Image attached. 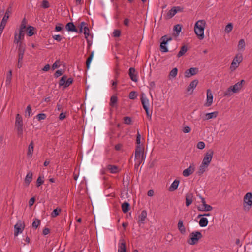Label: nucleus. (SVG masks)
<instances>
[{
	"mask_svg": "<svg viewBox=\"0 0 252 252\" xmlns=\"http://www.w3.org/2000/svg\"><path fill=\"white\" fill-rule=\"evenodd\" d=\"M60 61L59 60H57L52 65V69H55L56 68H58L60 66Z\"/></svg>",
	"mask_w": 252,
	"mask_h": 252,
	"instance_id": "obj_52",
	"label": "nucleus"
},
{
	"mask_svg": "<svg viewBox=\"0 0 252 252\" xmlns=\"http://www.w3.org/2000/svg\"><path fill=\"white\" fill-rule=\"evenodd\" d=\"M194 171V169L190 166L184 170L183 172V175L185 177H188L191 175Z\"/></svg>",
	"mask_w": 252,
	"mask_h": 252,
	"instance_id": "obj_27",
	"label": "nucleus"
},
{
	"mask_svg": "<svg viewBox=\"0 0 252 252\" xmlns=\"http://www.w3.org/2000/svg\"><path fill=\"white\" fill-rule=\"evenodd\" d=\"M42 7L44 8H47L49 7V4L47 0H43L42 2Z\"/></svg>",
	"mask_w": 252,
	"mask_h": 252,
	"instance_id": "obj_58",
	"label": "nucleus"
},
{
	"mask_svg": "<svg viewBox=\"0 0 252 252\" xmlns=\"http://www.w3.org/2000/svg\"><path fill=\"white\" fill-rule=\"evenodd\" d=\"M197 147L199 149H203L205 148V143L203 142H199L197 144Z\"/></svg>",
	"mask_w": 252,
	"mask_h": 252,
	"instance_id": "obj_56",
	"label": "nucleus"
},
{
	"mask_svg": "<svg viewBox=\"0 0 252 252\" xmlns=\"http://www.w3.org/2000/svg\"><path fill=\"white\" fill-rule=\"evenodd\" d=\"M73 79L72 78H69L67 79V77L65 75L62 77L59 81V86H63L64 88H66L69 86L73 83Z\"/></svg>",
	"mask_w": 252,
	"mask_h": 252,
	"instance_id": "obj_9",
	"label": "nucleus"
},
{
	"mask_svg": "<svg viewBox=\"0 0 252 252\" xmlns=\"http://www.w3.org/2000/svg\"><path fill=\"white\" fill-rule=\"evenodd\" d=\"M147 217V212L145 210H143L140 215L139 216V222L141 223H144L145 219Z\"/></svg>",
	"mask_w": 252,
	"mask_h": 252,
	"instance_id": "obj_29",
	"label": "nucleus"
},
{
	"mask_svg": "<svg viewBox=\"0 0 252 252\" xmlns=\"http://www.w3.org/2000/svg\"><path fill=\"white\" fill-rule=\"evenodd\" d=\"M199 72V69L197 67H191L187 69L184 73L185 77L189 78L192 76L197 74Z\"/></svg>",
	"mask_w": 252,
	"mask_h": 252,
	"instance_id": "obj_11",
	"label": "nucleus"
},
{
	"mask_svg": "<svg viewBox=\"0 0 252 252\" xmlns=\"http://www.w3.org/2000/svg\"><path fill=\"white\" fill-rule=\"evenodd\" d=\"M182 30V26L180 24H177L174 26V30L176 32V33L178 35L181 32Z\"/></svg>",
	"mask_w": 252,
	"mask_h": 252,
	"instance_id": "obj_44",
	"label": "nucleus"
},
{
	"mask_svg": "<svg viewBox=\"0 0 252 252\" xmlns=\"http://www.w3.org/2000/svg\"><path fill=\"white\" fill-rule=\"evenodd\" d=\"M37 118L38 121H40L41 120H44L46 118V115L44 113H40L38 114L37 116Z\"/></svg>",
	"mask_w": 252,
	"mask_h": 252,
	"instance_id": "obj_49",
	"label": "nucleus"
},
{
	"mask_svg": "<svg viewBox=\"0 0 252 252\" xmlns=\"http://www.w3.org/2000/svg\"><path fill=\"white\" fill-rule=\"evenodd\" d=\"M252 205V193L251 192L247 193L244 197V208L247 207L249 209Z\"/></svg>",
	"mask_w": 252,
	"mask_h": 252,
	"instance_id": "obj_7",
	"label": "nucleus"
},
{
	"mask_svg": "<svg viewBox=\"0 0 252 252\" xmlns=\"http://www.w3.org/2000/svg\"><path fill=\"white\" fill-rule=\"evenodd\" d=\"M213 154V151L211 149L208 150L206 153V168L208 167L210 164L212 160Z\"/></svg>",
	"mask_w": 252,
	"mask_h": 252,
	"instance_id": "obj_15",
	"label": "nucleus"
},
{
	"mask_svg": "<svg viewBox=\"0 0 252 252\" xmlns=\"http://www.w3.org/2000/svg\"><path fill=\"white\" fill-rule=\"evenodd\" d=\"M26 24L27 21L25 18H24L22 21L19 30L24 31L26 27Z\"/></svg>",
	"mask_w": 252,
	"mask_h": 252,
	"instance_id": "obj_42",
	"label": "nucleus"
},
{
	"mask_svg": "<svg viewBox=\"0 0 252 252\" xmlns=\"http://www.w3.org/2000/svg\"><path fill=\"white\" fill-rule=\"evenodd\" d=\"M201 216H202V217L205 216V214L199 215L198 217H200ZM205 217L201 218L200 219V221H199V225H200V226H201V227H205Z\"/></svg>",
	"mask_w": 252,
	"mask_h": 252,
	"instance_id": "obj_43",
	"label": "nucleus"
},
{
	"mask_svg": "<svg viewBox=\"0 0 252 252\" xmlns=\"http://www.w3.org/2000/svg\"><path fill=\"white\" fill-rule=\"evenodd\" d=\"M63 29V25L62 24L58 23L55 27V30L57 32H60Z\"/></svg>",
	"mask_w": 252,
	"mask_h": 252,
	"instance_id": "obj_54",
	"label": "nucleus"
},
{
	"mask_svg": "<svg viewBox=\"0 0 252 252\" xmlns=\"http://www.w3.org/2000/svg\"><path fill=\"white\" fill-rule=\"evenodd\" d=\"M32 173L31 172H29L26 175L25 178V183L27 186H29L30 183L32 182Z\"/></svg>",
	"mask_w": 252,
	"mask_h": 252,
	"instance_id": "obj_30",
	"label": "nucleus"
},
{
	"mask_svg": "<svg viewBox=\"0 0 252 252\" xmlns=\"http://www.w3.org/2000/svg\"><path fill=\"white\" fill-rule=\"evenodd\" d=\"M243 60V56L241 53L237 54L234 58L233 59L231 64V68H233V69H235L237 67H238L239 63Z\"/></svg>",
	"mask_w": 252,
	"mask_h": 252,
	"instance_id": "obj_8",
	"label": "nucleus"
},
{
	"mask_svg": "<svg viewBox=\"0 0 252 252\" xmlns=\"http://www.w3.org/2000/svg\"><path fill=\"white\" fill-rule=\"evenodd\" d=\"M233 29V25L232 23H229L227 24L225 28V31L226 32H229Z\"/></svg>",
	"mask_w": 252,
	"mask_h": 252,
	"instance_id": "obj_48",
	"label": "nucleus"
},
{
	"mask_svg": "<svg viewBox=\"0 0 252 252\" xmlns=\"http://www.w3.org/2000/svg\"><path fill=\"white\" fill-rule=\"evenodd\" d=\"M34 149V143L33 141H32L30 144L29 145L28 151H27V156L28 157H32L33 154Z\"/></svg>",
	"mask_w": 252,
	"mask_h": 252,
	"instance_id": "obj_25",
	"label": "nucleus"
},
{
	"mask_svg": "<svg viewBox=\"0 0 252 252\" xmlns=\"http://www.w3.org/2000/svg\"><path fill=\"white\" fill-rule=\"evenodd\" d=\"M213 95L210 89L207 90V101L206 106H210L213 103Z\"/></svg>",
	"mask_w": 252,
	"mask_h": 252,
	"instance_id": "obj_14",
	"label": "nucleus"
},
{
	"mask_svg": "<svg viewBox=\"0 0 252 252\" xmlns=\"http://www.w3.org/2000/svg\"><path fill=\"white\" fill-rule=\"evenodd\" d=\"M113 36L118 37L121 35V31L119 30H115L113 32Z\"/></svg>",
	"mask_w": 252,
	"mask_h": 252,
	"instance_id": "obj_51",
	"label": "nucleus"
},
{
	"mask_svg": "<svg viewBox=\"0 0 252 252\" xmlns=\"http://www.w3.org/2000/svg\"><path fill=\"white\" fill-rule=\"evenodd\" d=\"M35 28L32 26H29L27 28V35L29 36H32L34 34V31Z\"/></svg>",
	"mask_w": 252,
	"mask_h": 252,
	"instance_id": "obj_35",
	"label": "nucleus"
},
{
	"mask_svg": "<svg viewBox=\"0 0 252 252\" xmlns=\"http://www.w3.org/2000/svg\"><path fill=\"white\" fill-rule=\"evenodd\" d=\"M65 29L69 32H78V30L72 22L68 23L65 26Z\"/></svg>",
	"mask_w": 252,
	"mask_h": 252,
	"instance_id": "obj_20",
	"label": "nucleus"
},
{
	"mask_svg": "<svg viewBox=\"0 0 252 252\" xmlns=\"http://www.w3.org/2000/svg\"><path fill=\"white\" fill-rule=\"evenodd\" d=\"M178 72V69L177 68H174L169 73V75L173 78L176 76Z\"/></svg>",
	"mask_w": 252,
	"mask_h": 252,
	"instance_id": "obj_45",
	"label": "nucleus"
},
{
	"mask_svg": "<svg viewBox=\"0 0 252 252\" xmlns=\"http://www.w3.org/2000/svg\"><path fill=\"white\" fill-rule=\"evenodd\" d=\"M32 108H31V107L30 105H29L26 109V111H25V113H26V115L27 114V113H28V116L30 117V115L32 113Z\"/></svg>",
	"mask_w": 252,
	"mask_h": 252,
	"instance_id": "obj_55",
	"label": "nucleus"
},
{
	"mask_svg": "<svg viewBox=\"0 0 252 252\" xmlns=\"http://www.w3.org/2000/svg\"><path fill=\"white\" fill-rule=\"evenodd\" d=\"M244 82V80H242L241 81L237 82L234 85L231 86L233 89V92L236 93L239 92L242 87L243 83Z\"/></svg>",
	"mask_w": 252,
	"mask_h": 252,
	"instance_id": "obj_21",
	"label": "nucleus"
},
{
	"mask_svg": "<svg viewBox=\"0 0 252 252\" xmlns=\"http://www.w3.org/2000/svg\"><path fill=\"white\" fill-rule=\"evenodd\" d=\"M61 211V209L60 208H56L54 209L53 212L51 213V217L53 218H55L58 216L60 214V213Z\"/></svg>",
	"mask_w": 252,
	"mask_h": 252,
	"instance_id": "obj_41",
	"label": "nucleus"
},
{
	"mask_svg": "<svg viewBox=\"0 0 252 252\" xmlns=\"http://www.w3.org/2000/svg\"><path fill=\"white\" fill-rule=\"evenodd\" d=\"M198 81L196 79H195L191 81L189 85L188 86L187 89V91L188 92H190V94L192 93L193 90L195 88L197 85L198 84Z\"/></svg>",
	"mask_w": 252,
	"mask_h": 252,
	"instance_id": "obj_17",
	"label": "nucleus"
},
{
	"mask_svg": "<svg viewBox=\"0 0 252 252\" xmlns=\"http://www.w3.org/2000/svg\"><path fill=\"white\" fill-rule=\"evenodd\" d=\"M188 51V47L186 45H183L181 47L180 51L177 54V57L180 58L183 56Z\"/></svg>",
	"mask_w": 252,
	"mask_h": 252,
	"instance_id": "obj_32",
	"label": "nucleus"
},
{
	"mask_svg": "<svg viewBox=\"0 0 252 252\" xmlns=\"http://www.w3.org/2000/svg\"><path fill=\"white\" fill-rule=\"evenodd\" d=\"M191 129L189 126H185L183 129V131L185 133H189Z\"/></svg>",
	"mask_w": 252,
	"mask_h": 252,
	"instance_id": "obj_63",
	"label": "nucleus"
},
{
	"mask_svg": "<svg viewBox=\"0 0 252 252\" xmlns=\"http://www.w3.org/2000/svg\"><path fill=\"white\" fill-rule=\"evenodd\" d=\"M40 224V220L39 219H36L35 220L32 222V226L33 228L36 229Z\"/></svg>",
	"mask_w": 252,
	"mask_h": 252,
	"instance_id": "obj_46",
	"label": "nucleus"
},
{
	"mask_svg": "<svg viewBox=\"0 0 252 252\" xmlns=\"http://www.w3.org/2000/svg\"><path fill=\"white\" fill-rule=\"evenodd\" d=\"M137 97V94L135 91H131L129 93V98L130 99H135Z\"/></svg>",
	"mask_w": 252,
	"mask_h": 252,
	"instance_id": "obj_47",
	"label": "nucleus"
},
{
	"mask_svg": "<svg viewBox=\"0 0 252 252\" xmlns=\"http://www.w3.org/2000/svg\"><path fill=\"white\" fill-rule=\"evenodd\" d=\"M179 181L178 180H175L172 183L171 185L169 188V190L170 191H173L175 190L179 185Z\"/></svg>",
	"mask_w": 252,
	"mask_h": 252,
	"instance_id": "obj_28",
	"label": "nucleus"
},
{
	"mask_svg": "<svg viewBox=\"0 0 252 252\" xmlns=\"http://www.w3.org/2000/svg\"><path fill=\"white\" fill-rule=\"evenodd\" d=\"M118 252H126V243L124 239H120L119 245Z\"/></svg>",
	"mask_w": 252,
	"mask_h": 252,
	"instance_id": "obj_19",
	"label": "nucleus"
},
{
	"mask_svg": "<svg viewBox=\"0 0 252 252\" xmlns=\"http://www.w3.org/2000/svg\"><path fill=\"white\" fill-rule=\"evenodd\" d=\"M141 101L142 106L144 108L149 107V101L148 99L146 97L145 94L142 93L141 94Z\"/></svg>",
	"mask_w": 252,
	"mask_h": 252,
	"instance_id": "obj_16",
	"label": "nucleus"
},
{
	"mask_svg": "<svg viewBox=\"0 0 252 252\" xmlns=\"http://www.w3.org/2000/svg\"><path fill=\"white\" fill-rule=\"evenodd\" d=\"M193 195L191 193L188 192L186 195V205L187 206H189L192 203Z\"/></svg>",
	"mask_w": 252,
	"mask_h": 252,
	"instance_id": "obj_23",
	"label": "nucleus"
},
{
	"mask_svg": "<svg viewBox=\"0 0 252 252\" xmlns=\"http://www.w3.org/2000/svg\"><path fill=\"white\" fill-rule=\"evenodd\" d=\"M245 47V42L243 39H241L239 40L238 48L239 50H243Z\"/></svg>",
	"mask_w": 252,
	"mask_h": 252,
	"instance_id": "obj_40",
	"label": "nucleus"
},
{
	"mask_svg": "<svg viewBox=\"0 0 252 252\" xmlns=\"http://www.w3.org/2000/svg\"><path fill=\"white\" fill-rule=\"evenodd\" d=\"M14 42L15 43H16V44H18V46L19 45V43L21 42H20V39L17 37V33H15V34Z\"/></svg>",
	"mask_w": 252,
	"mask_h": 252,
	"instance_id": "obj_62",
	"label": "nucleus"
},
{
	"mask_svg": "<svg viewBox=\"0 0 252 252\" xmlns=\"http://www.w3.org/2000/svg\"><path fill=\"white\" fill-rule=\"evenodd\" d=\"M233 93H234L233 92V89L231 86L229 87L226 91L224 93V96H229L231 95Z\"/></svg>",
	"mask_w": 252,
	"mask_h": 252,
	"instance_id": "obj_38",
	"label": "nucleus"
},
{
	"mask_svg": "<svg viewBox=\"0 0 252 252\" xmlns=\"http://www.w3.org/2000/svg\"><path fill=\"white\" fill-rule=\"evenodd\" d=\"M15 127L17 130V136L22 138L23 134L24 124L22 117L19 114H17L16 116Z\"/></svg>",
	"mask_w": 252,
	"mask_h": 252,
	"instance_id": "obj_3",
	"label": "nucleus"
},
{
	"mask_svg": "<svg viewBox=\"0 0 252 252\" xmlns=\"http://www.w3.org/2000/svg\"><path fill=\"white\" fill-rule=\"evenodd\" d=\"M118 101V98L115 95H113L110 98V105L111 107H114L115 105L117 104Z\"/></svg>",
	"mask_w": 252,
	"mask_h": 252,
	"instance_id": "obj_37",
	"label": "nucleus"
},
{
	"mask_svg": "<svg viewBox=\"0 0 252 252\" xmlns=\"http://www.w3.org/2000/svg\"><path fill=\"white\" fill-rule=\"evenodd\" d=\"M202 237L203 235L200 232L193 231L189 234L187 242L189 245H194L197 244Z\"/></svg>",
	"mask_w": 252,
	"mask_h": 252,
	"instance_id": "obj_4",
	"label": "nucleus"
},
{
	"mask_svg": "<svg viewBox=\"0 0 252 252\" xmlns=\"http://www.w3.org/2000/svg\"><path fill=\"white\" fill-rule=\"evenodd\" d=\"M53 38L57 40L58 42H60L62 40V37L60 35H55L53 36Z\"/></svg>",
	"mask_w": 252,
	"mask_h": 252,
	"instance_id": "obj_59",
	"label": "nucleus"
},
{
	"mask_svg": "<svg viewBox=\"0 0 252 252\" xmlns=\"http://www.w3.org/2000/svg\"><path fill=\"white\" fill-rule=\"evenodd\" d=\"M130 209V205L128 202H125L122 204V209L124 213H126L128 212Z\"/></svg>",
	"mask_w": 252,
	"mask_h": 252,
	"instance_id": "obj_34",
	"label": "nucleus"
},
{
	"mask_svg": "<svg viewBox=\"0 0 252 252\" xmlns=\"http://www.w3.org/2000/svg\"><path fill=\"white\" fill-rule=\"evenodd\" d=\"M12 80V76L7 75L6 76V79L5 81V84L6 86L10 85Z\"/></svg>",
	"mask_w": 252,
	"mask_h": 252,
	"instance_id": "obj_53",
	"label": "nucleus"
},
{
	"mask_svg": "<svg viewBox=\"0 0 252 252\" xmlns=\"http://www.w3.org/2000/svg\"><path fill=\"white\" fill-rule=\"evenodd\" d=\"M178 228L180 232L182 234H185L186 230L185 226L183 225V221L182 220H179L178 223Z\"/></svg>",
	"mask_w": 252,
	"mask_h": 252,
	"instance_id": "obj_24",
	"label": "nucleus"
},
{
	"mask_svg": "<svg viewBox=\"0 0 252 252\" xmlns=\"http://www.w3.org/2000/svg\"><path fill=\"white\" fill-rule=\"evenodd\" d=\"M44 183V181L43 179L41 178L40 176L38 177L36 181V186L37 187H39L41 185H42Z\"/></svg>",
	"mask_w": 252,
	"mask_h": 252,
	"instance_id": "obj_50",
	"label": "nucleus"
},
{
	"mask_svg": "<svg viewBox=\"0 0 252 252\" xmlns=\"http://www.w3.org/2000/svg\"><path fill=\"white\" fill-rule=\"evenodd\" d=\"M124 123L126 124H130L131 122V119L129 117H125L124 118Z\"/></svg>",
	"mask_w": 252,
	"mask_h": 252,
	"instance_id": "obj_57",
	"label": "nucleus"
},
{
	"mask_svg": "<svg viewBox=\"0 0 252 252\" xmlns=\"http://www.w3.org/2000/svg\"><path fill=\"white\" fill-rule=\"evenodd\" d=\"M144 109L146 111V115H147V117L151 119L152 113H150L149 110V107L144 108Z\"/></svg>",
	"mask_w": 252,
	"mask_h": 252,
	"instance_id": "obj_61",
	"label": "nucleus"
},
{
	"mask_svg": "<svg viewBox=\"0 0 252 252\" xmlns=\"http://www.w3.org/2000/svg\"><path fill=\"white\" fill-rule=\"evenodd\" d=\"M108 169L112 173H116L119 171L118 167L115 165H109L108 166Z\"/></svg>",
	"mask_w": 252,
	"mask_h": 252,
	"instance_id": "obj_36",
	"label": "nucleus"
},
{
	"mask_svg": "<svg viewBox=\"0 0 252 252\" xmlns=\"http://www.w3.org/2000/svg\"><path fill=\"white\" fill-rule=\"evenodd\" d=\"M205 28V21L200 20L197 21L194 26V32L198 38L202 40L204 37V31Z\"/></svg>",
	"mask_w": 252,
	"mask_h": 252,
	"instance_id": "obj_2",
	"label": "nucleus"
},
{
	"mask_svg": "<svg viewBox=\"0 0 252 252\" xmlns=\"http://www.w3.org/2000/svg\"><path fill=\"white\" fill-rule=\"evenodd\" d=\"M12 8L11 6H9L6 9V12L2 19V22H5L7 23V20L9 17V15L12 13Z\"/></svg>",
	"mask_w": 252,
	"mask_h": 252,
	"instance_id": "obj_22",
	"label": "nucleus"
},
{
	"mask_svg": "<svg viewBox=\"0 0 252 252\" xmlns=\"http://www.w3.org/2000/svg\"><path fill=\"white\" fill-rule=\"evenodd\" d=\"M183 8L180 6L173 7L165 15L166 19H170L172 18L178 12H182Z\"/></svg>",
	"mask_w": 252,
	"mask_h": 252,
	"instance_id": "obj_5",
	"label": "nucleus"
},
{
	"mask_svg": "<svg viewBox=\"0 0 252 252\" xmlns=\"http://www.w3.org/2000/svg\"><path fill=\"white\" fill-rule=\"evenodd\" d=\"M62 74H63L62 71L61 70H58L56 71L54 75H55V77L57 78V77H59L60 76H61Z\"/></svg>",
	"mask_w": 252,
	"mask_h": 252,
	"instance_id": "obj_64",
	"label": "nucleus"
},
{
	"mask_svg": "<svg viewBox=\"0 0 252 252\" xmlns=\"http://www.w3.org/2000/svg\"><path fill=\"white\" fill-rule=\"evenodd\" d=\"M24 31H20L18 35L17 34V37L20 39H22L24 37Z\"/></svg>",
	"mask_w": 252,
	"mask_h": 252,
	"instance_id": "obj_60",
	"label": "nucleus"
},
{
	"mask_svg": "<svg viewBox=\"0 0 252 252\" xmlns=\"http://www.w3.org/2000/svg\"><path fill=\"white\" fill-rule=\"evenodd\" d=\"M25 228V224L21 220H19L14 225V236H17L19 233H21Z\"/></svg>",
	"mask_w": 252,
	"mask_h": 252,
	"instance_id": "obj_10",
	"label": "nucleus"
},
{
	"mask_svg": "<svg viewBox=\"0 0 252 252\" xmlns=\"http://www.w3.org/2000/svg\"><path fill=\"white\" fill-rule=\"evenodd\" d=\"M94 52H92L89 57L87 58L86 62V68L88 69L90 67V64L93 57Z\"/></svg>",
	"mask_w": 252,
	"mask_h": 252,
	"instance_id": "obj_39",
	"label": "nucleus"
},
{
	"mask_svg": "<svg viewBox=\"0 0 252 252\" xmlns=\"http://www.w3.org/2000/svg\"><path fill=\"white\" fill-rule=\"evenodd\" d=\"M161 40L162 42L160 45V51L162 52H167L169 51L166 45L167 44L168 42L171 41L172 40L171 37H168L167 35H164L161 38Z\"/></svg>",
	"mask_w": 252,
	"mask_h": 252,
	"instance_id": "obj_6",
	"label": "nucleus"
},
{
	"mask_svg": "<svg viewBox=\"0 0 252 252\" xmlns=\"http://www.w3.org/2000/svg\"><path fill=\"white\" fill-rule=\"evenodd\" d=\"M218 111H214L211 113H206V120L215 119L218 115Z\"/></svg>",
	"mask_w": 252,
	"mask_h": 252,
	"instance_id": "obj_26",
	"label": "nucleus"
},
{
	"mask_svg": "<svg viewBox=\"0 0 252 252\" xmlns=\"http://www.w3.org/2000/svg\"><path fill=\"white\" fill-rule=\"evenodd\" d=\"M205 172V158H203L202 163L199 167L198 171L197 172V174L198 175H202Z\"/></svg>",
	"mask_w": 252,
	"mask_h": 252,
	"instance_id": "obj_31",
	"label": "nucleus"
},
{
	"mask_svg": "<svg viewBox=\"0 0 252 252\" xmlns=\"http://www.w3.org/2000/svg\"><path fill=\"white\" fill-rule=\"evenodd\" d=\"M136 148L135 152V158L139 159L141 160L144 159V147L141 144V135L137 130V134L136 135Z\"/></svg>",
	"mask_w": 252,
	"mask_h": 252,
	"instance_id": "obj_1",
	"label": "nucleus"
},
{
	"mask_svg": "<svg viewBox=\"0 0 252 252\" xmlns=\"http://www.w3.org/2000/svg\"><path fill=\"white\" fill-rule=\"evenodd\" d=\"M79 32L80 33L83 32L84 34H85V38H86L89 35V29L87 26V24L86 22H81L80 24Z\"/></svg>",
	"mask_w": 252,
	"mask_h": 252,
	"instance_id": "obj_12",
	"label": "nucleus"
},
{
	"mask_svg": "<svg viewBox=\"0 0 252 252\" xmlns=\"http://www.w3.org/2000/svg\"><path fill=\"white\" fill-rule=\"evenodd\" d=\"M136 71L134 68L130 67L129 69V75L133 81L136 82L137 81V74L135 73Z\"/></svg>",
	"mask_w": 252,
	"mask_h": 252,
	"instance_id": "obj_18",
	"label": "nucleus"
},
{
	"mask_svg": "<svg viewBox=\"0 0 252 252\" xmlns=\"http://www.w3.org/2000/svg\"><path fill=\"white\" fill-rule=\"evenodd\" d=\"M197 196L199 197V198L201 200V202L202 204L201 206H198V209L199 211H205V198H203L200 194H198L197 195Z\"/></svg>",
	"mask_w": 252,
	"mask_h": 252,
	"instance_id": "obj_33",
	"label": "nucleus"
},
{
	"mask_svg": "<svg viewBox=\"0 0 252 252\" xmlns=\"http://www.w3.org/2000/svg\"><path fill=\"white\" fill-rule=\"evenodd\" d=\"M25 50V45L22 44V42L19 43V45L18 47V59L19 60H23L24 52Z\"/></svg>",
	"mask_w": 252,
	"mask_h": 252,
	"instance_id": "obj_13",
	"label": "nucleus"
}]
</instances>
